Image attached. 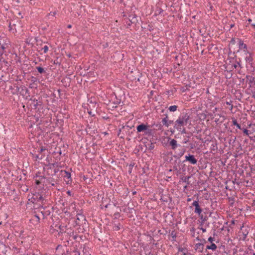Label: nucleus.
Returning a JSON list of instances; mask_svg holds the SVG:
<instances>
[{"mask_svg":"<svg viewBox=\"0 0 255 255\" xmlns=\"http://www.w3.org/2000/svg\"><path fill=\"white\" fill-rule=\"evenodd\" d=\"M162 124L166 126V127H168L169 126V124H168V116H166L164 118H163L162 120Z\"/></svg>","mask_w":255,"mask_h":255,"instance_id":"12","label":"nucleus"},{"mask_svg":"<svg viewBox=\"0 0 255 255\" xmlns=\"http://www.w3.org/2000/svg\"><path fill=\"white\" fill-rule=\"evenodd\" d=\"M62 172H64V174L63 175L64 178H67L68 179H71V174L69 172L64 170L61 171Z\"/></svg>","mask_w":255,"mask_h":255,"instance_id":"15","label":"nucleus"},{"mask_svg":"<svg viewBox=\"0 0 255 255\" xmlns=\"http://www.w3.org/2000/svg\"><path fill=\"white\" fill-rule=\"evenodd\" d=\"M173 122V121H168V124H169V126H170L171 124H172Z\"/></svg>","mask_w":255,"mask_h":255,"instance_id":"35","label":"nucleus"},{"mask_svg":"<svg viewBox=\"0 0 255 255\" xmlns=\"http://www.w3.org/2000/svg\"><path fill=\"white\" fill-rule=\"evenodd\" d=\"M248 234V232H244V233H243V235H244V238H246V237H247V236Z\"/></svg>","mask_w":255,"mask_h":255,"instance_id":"31","label":"nucleus"},{"mask_svg":"<svg viewBox=\"0 0 255 255\" xmlns=\"http://www.w3.org/2000/svg\"><path fill=\"white\" fill-rule=\"evenodd\" d=\"M147 129V126L144 124L139 125L136 127L137 132H142L144 130H146Z\"/></svg>","mask_w":255,"mask_h":255,"instance_id":"11","label":"nucleus"},{"mask_svg":"<svg viewBox=\"0 0 255 255\" xmlns=\"http://www.w3.org/2000/svg\"><path fill=\"white\" fill-rule=\"evenodd\" d=\"M36 218H37L38 219H39V217L38 216H36Z\"/></svg>","mask_w":255,"mask_h":255,"instance_id":"45","label":"nucleus"},{"mask_svg":"<svg viewBox=\"0 0 255 255\" xmlns=\"http://www.w3.org/2000/svg\"><path fill=\"white\" fill-rule=\"evenodd\" d=\"M208 241L210 242V243H213V242L215 241V239L214 238L212 237H210L209 238H208Z\"/></svg>","mask_w":255,"mask_h":255,"instance_id":"24","label":"nucleus"},{"mask_svg":"<svg viewBox=\"0 0 255 255\" xmlns=\"http://www.w3.org/2000/svg\"><path fill=\"white\" fill-rule=\"evenodd\" d=\"M252 97L255 99V91L253 93Z\"/></svg>","mask_w":255,"mask_h":255,"instance_id":"34","label":"nucleus"},{"mask_svg":"<svg viewBox=\"0 0 255 255\" xmlns=\"http://www.w3.org/2000/svg\"><path fill=\"white\" fill-rule=\"evenodd\" d=\"M190 178V176H185L182 178V180L183 182H187V184H189L188 180Z\"/></svg>","mask_w":255,"mask_h":255,"instance_id":"18","label":"nucleus"},{"mask_svg":"<svg viewBox=\"0 0 255 255\" xmlns=\"http://www.w3.org/2000/svg\"><path fill=\"white\" fill-rule=\"evenodd\" d=\"M201 229V230L202 231V232H204V233L206 232V229H205V228H201V229Z\"/></svg>","mask_w":255,"mask_h":255,"instance_id":"32","label":"nucleus"},{"mask_svg":"<svg viewBox=\"0 0 255 255\" xmlns=\"http://www.w3.org/2000/svg\"><path fill=\"white\" fill-rule=\"evenodd\" d=\"M238 66L240 67L241 68L242 67L240 61H237L236 63L233 65V67L235 69L237 68Z\"/></svg>","mask_w":255,"mask_h":255,"instance_id":"19","label":"nucleus"},{"mask_svg":"<svg viewBox=\"0 0 255 255\" xmlns=\"http://www.w3.org/2000/svg\"><path fill=\"white\" fill-rule=\"evenodd\" d=\"M246 78L248 80L249 83L251 84L254 82L255 84V78L254 77L251 75H247Z\"/></svg>","mask_w":255,"mask_h":255,"instance_id":"13","label":"nucleus"},{"mask_svg":"<svg viewBox=\"0 0 255 255\" xmlns=\"http://www.w3.org/2000/svg\"><path fill=\"white\" fill-rule=\"evenodd\" d=\"M56 14V12H51L49 13V15L54 16Z\"/></svg>","mask_w":255,"mask_h":255,"instance_id":"29","label":"nucleus"},{"mask_svg":"<svg viewBox=\"0 0 255 255\" xmlns=\"http://www.w3.org/2000/svg\"><path fill=\"white\" fill-rule=\"evenodd\" d=\"M251 25L253 27V28L255 29V22H253V24H251Z\"/></svg>","mask_w":255,"mask_h":255,"instance_id":"33","label":"nucleus"},{"mask_svg":"<svg viewBox=\"0 0 255 255\" xmlns=\"http://www.w3.org/2000/svg\"><path fill=\"white\" fill-rule=\"evenodd\" d=\"M233 124L234 126H236L239 129H241V126L238 123L236 120L233 121Z\"/></svg>","mask_w":255,"mask_h":255,"instance_id":"17","label":"nucleus"},{"mask_svg":"<svg viewBox=\"0 0 255 255\" xmlns=\"http://www.w3.org/2000/svg\"><path fill=\"white\" fill-rule=\"evenodd\" d=\"M43 200H44V198L41 195H40L38 198V200L43 201Z\"/></svg>","mask_w":255,"mask_h":255,"instance_id":"28","label":"nucleus"},{"mask_svg":"<svg viewBox=\"0 0 255 255\" xmlns=\"http://www.w3.org/2000/svg\"><path fill=\"white\" fill-rule=\"evenodd\" d=\"M242 53L246 63L252 66L253 61V53L249 50L244 51Z\"/></svg>","mask_w":255,"mask_h":255,"instance_id":"2","label":"nucleus"},{"mask_svg":"<svg viewBox=\"0 0 255 255\" xmlns=\"http://www.w3.org/2000/svg\"><path fill=\"white\" fill-rule=\"evenodd\" d=\"M167 144L170 147V149L175 150L178 146H180V144L177 143V141L175 139L168 138Z\"/></svg>","mask_w":255,"mask_h":255,"instance_id":"3","label":"nucleus"},{"mask_svg":"<svg viewBox=\"0 0 255 255\" xmlns=\"http://www.w3.org/2000/svg\"><path fill=\"white\" fill-rule=\"evenodd\" d=\"M85 220V218L84 216L81 214H78L77 215V218L76 220V223L77 225L81 224L83 221Z\"/></svg>","mask_w":255,"mask_h":255,"instance_id":"8","label":"nucleus"},{"mask_svg":"<svg viewBox=\"0 0 255 255\" xmlns=\"http://www.w3.org/2000/svg\"><path fill=\"white\" fill-rule=\"evenodd\" d=\"M67 193L69 195H71V192L70 191H68L67 192Z\"/></svg>","mask_w":255,"mask_h":255,"instance_id":"36","label":"nucleus"},{"mask_svg":"<svg viewBox=\"0 0 255 255\" xmlns=\"http://www.w3.org/2000/svg\"><path fill=\"white\" fill-rule=\"evenodd\" d=\"M243 132L245 134H246V135H249V130L247 129H244V130H243Z\"/></svg>","mask_w":255,"mask_h":255,"instance_id":"25","label":"nucleus"},{"mask_svg":"<svg viewBox=\"0 0 255 255\" xmlns=\"http://www.w3.org/2000/svg\"><path fill=\"white\" fill-rule=\"evenodd\" d=\"M217 246L214 243H212L211 245L207 246L206 247V249L215 251L217 249Z\"/></svg>","mask_w":255,"mask_h":255,"instance_id":"14","label":"nucleus"},{"mask_svg":"<svg viewBox=\"0 0 255 255\" xmlns=\"http://www.w3.org/2000/svg\"><path fill=\"white\" fill-rule=\"evenodd\" d=\"M183 255H188V254H186V253H184V254H183Z\"/></svg>","mask_w":255,"mask_h":255,"instance_id":"43","label":"nucleus"},{"mask_svg":"<svg viewBox=\"0 0 255 255\" xmlns=\"http://www.w3.org/2000/svg\"><path fill=\"white\" fill-rule=\"evenodd\" d=\"M234 24H231V28H232L233 27H234Z\"/></svg>","mask_w":255,"mask_h":255,"instance_id":"40","label":"nucleus"},{"mask_svg":"<svg viewBox=\"0 0 255 255\" xmlns=\"http://www.w3.org/2000/svg\"><path fill=\"white\" fill-rule=\"evenodd\" d=\"M187 141H188L187 140H185V141H184V143H186L187 142Z\"/></svg>","mask_w":255,"mask_h":255,"instance_id":"41","label":"nucleus"},{"mask_svg":"<svg viewBox=\"0 0 255 255\" xmlns=\"http://www.w3.org/2000/svg\"><path fill=\"white\" fill-rule=\"evenodd\" d=\"M192 205L195 207L194 212L195 213L200 215L202 210L201 209L198 201H195L192 204Z\"/></svg>","mask_w":255,"mask_h":255,"instance_id":"6","label":"nucleus"},{"mask_svg":"<svg viewBox=\"0 0 255 255\" xmlns=\"http://www.w3.org/2000/svg\"><path fill=\"white\" fill-rule=\"evenodd\" d=\"M189 119V115L187 114H183L175 121L174 127L178 130H181L182 127L187 125Z\"/></svg>","mask_w":255,"mask_h":255,"instance_id":"1","label":"nucleus"},{"mask_svg":"<svg viewBox=\"0 0 255 255\" xmlns=\"http://www.w3.org/2000/svg\"><path fill=\"white\" fill-rule=\"evenodd\" d=\"M248 21H249L250 23H251V22H252V20L251 18L248 19Z\"/></svg>","mask_w":255,"mask_h":255,"instance_id":"37","label":"nucleus"},{"mask_svg":"<svg viewBox=\"0 0 255 255\" xmlns=\"http://www.w3.org/2000/svg\"><path fill=\"white\" fill-rule=\"evenodd\" d=\"M36 157L39 159H42L43 158V155H40V154H39V155H37Z\"/></svg>","mask_w":255,"mask_h":255,"instance_id":"27","label":"nucleus"},{"mask_svg":"<svg viewBox=\"0 0 255 255\" xmlns=\"http://www.w3.org/2000/svg\"><path fill=\"white\" fill-rule=\"evenodd\" d=\"M239 49L238 52L241 51L243 52L244 51L248 50L247 45L244 43V42L240 40L239 43Z\"/></svg>","mask_w":255,"mask_h":255,"instance_id":"7","label":"nucleus"},{"mask_svg":"<svg viewBox=\"0 0 255 255\" xmlns=\"http://www.w3.org/2000/svg\"><path fill=\"white\" fill-rule=\"evenodd\" d=\"M179 131H181L182 133H186V129L185 128H182L181 130H179Z\"/></svg>","mask_w":255,"mask_h":255,"instance_id":"26","label":"nucleus"},{"mask_svg":"<svg viewBox=\"0 0 255 255\" xmlns=\"http://www.w3.org/2000/svg\"><path fill=\"white\" fill-rule=\"evenodd\" d=\"M187 185H186V186L184 187V189L187 188Z\"/></svg>","mask_w":255,"mask_h":255,"instance_id":"44","label":"nucleus"},{"mask_svg":"<svg viewBox=\"0 0 255 255\" xmlns=\"http://www.w3.org/2000/svg\"><path fill=\"white\" fill-rule=\"evenodd\" d=\"M1 224V222H0V225Z\"/></svg>","mask_w":255,"mask_h":255,"instance_id":"48","label":"nucleus"},{"mask_svg":"<svg viewBox=\"0 0 255 255\" xmlns=\"http://www.w3.org/2000/svg\"><path fill=\"white\" fill-rule=\"evenodd\" d=\"M114 228L115 230L118 231L120 229V225H115Z\"/></svg>","mask_w":255,"mask_h":255,"instance_id":"23","label":"nucleus"},{"mask_svg":"<svg viewBox=\"0 0 255 255\" xmlns=\"http://www.w3.org/2000/svg\"><path fill=\"white\" fill-rule=\"evenodd\" d=\"M186 161H188L192 164H196L197 163V160L195 158L194 155L188 154L185 156Z\"/></svg>","mask_w":255,"mask_h":255,"instance_id":"5","label":"nucleus"},{"mask_svg":"<svg viewBox=\"0 0 255 255\" xmlns=\"http://www.w3.org/2000/svg\"><path fill=\"white\" fill-rule=\"evenodd\" d=\"M226 104H227V105H230V103H229V102H228L226 103Z\"/></svg>","mask_w":255,"mask_h":255,"instance_id":"42","label":"nucleus"},{"mask_svg":"<svg viewBox=\"0 0 255 255\" xmlns=\"http://www.w3.org/2000/svg\"><path fill=\"white\" fill-rule=\"evenodd\" d=\"M185 152V149L184 148H182V149L179 150V152H175V154L174 155H173V156L175 158L179 159L184 155Z\"/></svg>","mask_w":255,"mask_h":255,"instance_id":"10","label":"nucleus"},{"mask_svg":"<svg viewBox=\"0 0 255 255\" xmlns=\"http://www.w3.org/2000/svg\"><path fill=\"white\" fill-rule=\"evenodd\" d=\"M191 200V198H188V199H187V201H188V202H189V201H190Z\"/></svg>","mask_w":255,"mask_h":255,"instance_id":"39","label":"nucleus"},{"mask_svg":"<svg viewBox=\"0 0 255 255\" xmlns=\"http://www.w3.org/2000/svg\"><path fill=\"white\" fill-rule=\"evenodd\" d=\"M203 241H204V242L205 243H206V241L205 240H204Z\"/></svg>","mask_w":255,"mask_h":255,"instance_id":"47","label":"nucleus"},{"mask_svg":"<svg viewBox=\"0 0 255 255\" xmlns=\"http://www.w3.org/2000/svg\"><path fill=\"white\" fill-rule=\"evenodd\" d=\"M67 27H68V28H71V25H70V24L68 25L67 26Z\"/></svg>","mask_w":255,"mask_h":255,"instance_id":"38","label":"nucleus"},{"mask_svg":"<svg viewBox=\"0 0 255 255\" xmlns=\"http://www.w3.org/2000/svg\"><path fill=\"white\" fill-rule=\"evenodd\" d=\"M197 240H199V241L200 240V239H198V238H197Z\"/></svg>","mask_w":255,"mask_h":255,"instance_id":"46","label":"nucleus"},{"mask_svg":"<svg viewBox=\"0 0 255 255\" xmlns=\"http://www.w3.org/2000/svg\"><path fill=\"white\" fill-rule=\"evenodd\" d=\"M45 148H41L39 150V152L40 153H42L43 151H45Z\"/></svg>","mask_w":255,"mask_h":255,"instance_id":"30","label":"nucleus"},{"mask_svg":"<svg viewBox=\"0 0 255 255\" xmlns=\"http://www.w3.org/2000/svg\"><path fill=\"white\" fill-rule=\"evenodd\" d=\"M49 48L47 45H45L42 48V50H43L44 53H46L48 51Z\"/></svg>","mask_w":255,"mask_h":255,"instance_id":"21","label":"nucleus"},{"mask_svg":"<svg viewBox=\"0 0 255 255\" xmlns=\"http://www.w3.org/2000/svg\"><path fill=\"white\" fill-rule=\"evenodd\" d=\"M10 45V42L7 38L3 39L2 43L0 41V50H2V51H0V54L1 55L3 54L4 53L3 51L8 48Z\"/></svg>","mask_w":255,"mask_h":255,"instance_id":"4","label":"nucleus"},{"mask_svg":"<svg viewBox=\"0 0 255 255\" xmlns=\"http://www.w3.org/2000/svg\"><path fill=\"white\" fill-rule=\"evenodd\" d=\"M177 106L175 105L171 106L169 107L170 112H175L177 110Z\"/></svg>","mask_w":255,"mask_h":255,"instance_id":"16","label":"nucleus"},{"mask_svg":"<svg viewBox=\"0 0 255 255\" xmlns=\"http://www.w3.org/2000/svg\"><path fill=\"white\" fill-rule=\"evenodd\" d=\"M204 245L203 243H197L195 245V250L198 253H201L204 250Z\"/></svg>","mask_w":255,"mask_h":255,"instance_id":"9","label":"nucleus"},{"mask_svg":"<svg viewBox=\"0 0 255 255\" xmlns=\"http://www.w3.org/2000/svg\"><path fill=\"white\" fill-rule=\"evenodd\" d=\"M148 149L150 150L153 149L154 148V144L153 143H150L148 144Z\"/></svg>","mask_w":255,"mask_h":255,"instance_id":"22","label":"nucleus"},{"mask_svg":"<svg viewBox=\"0 0 255 255\" xmlns=\"http://www.w3.org/2000/svg\"><path fill=\"white\" fill-rule=\"evenodd\" d=\"M36 69L37 70L38 72L40 73H43L45 72L44 69L41 67H37Z\"/></svg>","mask_w":255,"mask_h":255,"instance_id":"20","label":"nucleus"}]
</instances>
